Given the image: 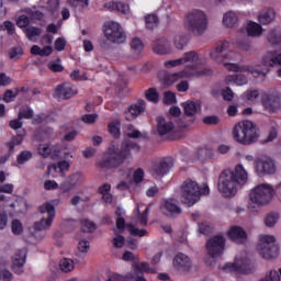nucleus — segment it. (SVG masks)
<instances>
[{"instance_id":"nucleus-1","label":"nucleus","mask_w":281,"mask_h":281,"mask_svg":"<svg viewBox=\"0 0 281 281\" xmlns=\"http://www.w3.org/2000/svg\"><path fill=\"white\" fill-rule=\"evenodd\" d=\"M148 214H150V207L146 206L144 203L136 202L134 215L130 224H126L122 217L116 218V228H114V238L112 239L114 247L122 249V247L126 245L124 236L120 235L124 229H127L132 236H139V238L146 236L148 232L142 227L148 225Z\"/></svg>"},{"instance_id":"nucleus-2","label":"nucleus","mask_w":281,"mask_h":281,"mask_svg":"<svg viewBox=\"0 0 281 281\" xmlns=\"http://www.w3.org/2000/svg\"><path fill=\"white\" fill-rule=\"evenodd\" d=\"M132 150L137 153V150H139V145L130 138H125L122 142L121 148L120 145H117V142L112 140L104 155L101 166L103 168H119V166H122L126 159H131Z\"/></svg>"},{"instance_id":"nucleus-3","label":"nucleus","mask_w":281,"mask_h":281,"mask_svg":"<svg viewBox=\"0 0 281 281\" xmlns=\"http://www.w3.org/2000/svg\"><path fill=\"white\" fill-rule=\"evenodd\" d=\"M278 66L281 67V54H278L276 50L266 53L262 56L260 64L256 66L239 67L238 65L232 63L224 64V67H226L228 71H246L247 74L254 76V78H267L269 71H271V68Z\"/></svg>"},{"instance_id":"nucleus-4","label":"nucleus","mask_w":281,"mask_h":281,"mask_svg":"<svg viewBox=\"0 0 281 281\" xmlns=\"http://www.w3.org/2000/svg\"><path fill=\"white\" fill-rule=\"evenodd\" d=\"M248 175L243 165H237L232 171L224 170L218 178L217 188L223 196H234L238 192V186L247 183Z\"/></svg>"},{"instance_id":"nucleus-5","label":"nucleus","mask_w":281,"mask_h":281,"mask_svg":"<svg viewBox=\"0 0 281 281\" xmlns=\"http://www.w3.org/2000/svg\"><path fill=\"white\" fill-rule=\"evenodd\" d=\"M233 137L241 146H251L260 137L258 125L251 121H240L234 126Z\"/></svg>"},{"instance_id":"nucleus-6","label":"nucleus","mask_w":281,"mask_h":281,"mask_svg":"<svg viewBox=\"0 0 281 281\" xmlns=\"http://www.w3.org/2000/svg\"><path fill=\"white\" fill-rule=\"evenodd\" d=\"M181 200L182 203L192 207L195 203L201 201V196H207L210 194V187L207 184H203V187H199V183L192 179H187L180 187Z\"/></svg>"},{"instance_id":"nucleus-7","label":"nucleus","mask_w":281,"mask_h":281,"mask_svg":"<svg viewBox=\"0 0 281 281\" xmlns=\"http://www.w3.org/2000/svg\"><path fill=\"white\" fill-rule=\"evenodd\" d=\"M199 60V54L196 52H188L183 57L177 59V65H186V68L177 74V78H202V76H212V69L202 68L196 70L194 65Z\"/></svg>"},{"instance_id":"nucleus-8","label":"nucleus","mask_w":281,"mask_h":281,"mask_svg":"<svg viewBox=\"0 0 281 281\" xmlns=\"http://www.w3.org/2000/svg\"><path fill=\"white\" fill-rule=\"evenodd\" d=\"M184 27L193 36H203L207 30V14L199 9L189 11L184 16Z\"/></svg>"},{"instance_id":"nucleus-9","label":"nucleus","mask_w":281,"mask_h":281,"mask_svg":"<svg viewBox=\"0 0 281 281\" xmlns=\"http://www.w3.org/2000/svg\"><path fill=\"white\" fill-rule=\"evenodd\" d=\"M273 194H276V190L271 184L261 183L250 190L249 201L257 207H265V205H269L273 201Z\"/></svg>"},{"instance_id":"nucleus-10","label":"nucleus","mask_w":281,"mask_h":281,"mask_svg":"<svg viewBox=\"0 0 281 281\" xmlns=\"http://www.w3.org/2000/svg\"><path fill=\"white\" fill-rule=\"evenodd\" d=\"M257 249L265 260H274L280 256V247L276 243L273 235H261L259 236V244Z\"/></svg>"},{"instance_id":"nucleus-11","label":"nucleus","mask_w":281,"mask_h":281,"mask_svg":"<svg viewBox=\"0 0 281 281\" xmlns=\"http://www.w3.org/2000/svg\"><path fill=\"white\" fill-rule=\"evenodd\" d=\"M206 251L211 259H206L205 263L209 265V267H212V265H214V259L223 256V251H225V237H223V235H216L210 238L206 241Z\"/></svg>"},{"instance_id":"nucleus-12","label":"nucleus","mask_w":281,"mask_h":281,"mask_svg":"<svg viewBox=\"0 0 281 281\" xmlns=\"http://www.w3.org/2000/svg\"><path fill=\"white\" fill-rule=\"evenodd\" d=\"M229 47H232V44L226 40H222L216 43L213 49H211L210 57L212 60H215V63H223V60H232L233 58H236V53L229 49Z\"/></svg>"},{"instance_id":"nucleus-13","label":"nucleus","mask_w":281,"mask_h":281,"mask_svg":"<svg viewBox=\"0 0 281 281\" xmlns=\"http://www.w3.org/2000/svg\"><path fill=\"white\" fill-rule=\"evenodd\" d=\"M175 168V158L172 156L161 157L155 160L149 170L151 177L161 179Z\"/></svg>"},{"instance_id":"nucleus-14","label":"nucleus","mask_w":281,"mask_h":281,"mask_svg":"<svg viewBox=\"0 0 281 281\" xmlns=\"http://www.w3.org/2000/svg\"><path fill=\"white\" fill-rule=\"evenodd\" d=\"M104 36L110 41V43H115L121 45L126 43V33L120 23L117 22H108L104 25Z\"/></svg>"},{"instance_id":"nucleus-15","label":"nucleus","mask_w":281,"mask_h":281,"mask_svg":"<svg viewBox=\"0 0 281 281\" xmlns=\"http://www.w3.org/2000/svg\"><path fill=\"white\" fill-rule=\"evenodd\" d=\"M168 117L170 121H167L162 116L157 119L156 132L157 135L164 136L168 135L175 130V122L172 120H177V105H172L168 112Z\"/></svg>"},{"instance_id":"nucleus-16","label":"nucleus","mask_w":281,"mask_h":281,"mask_svg":"<svg viewBox=\"0 0 281 281\" xmlns=\"http://www.w3.org/2000/svg\"><path fill=\"white\" fill-rule=\"evenodd\" d=\"M85 183V173L82 171H75L70 173L65 181L60 183L63 194H69L72 190H78Z\"/></svg>"},{"instance_id":"nucleus-17","label":"nucleus","mask_w":281,"mask_h":281,"mask_svg":"<svg viewBox=\"0 0 281 281\" xmlns=\"http://www.w3.org/2000/svg\"><path fill=\"white\" fill-rule=\"evenodd\" d=\"M261 105L267 113H278L281 109V97L278 93L261 94Z\"/></svg>"},{"instance_id":"nucleus-18","label":"nucleus","mask_w":281,"mask_h":281,"mask_svg":"<svg viewBox=\"0 0 281 281\" xmlns=\"http://www.w3.org/2000/svg\"><path fill=\"white\" fill-rule=\"evenodd\" d=\"M255 164L256 172L259 177H265V175H276V161L270 157L262 156L257 158Z\"/></svg>"},{"instance_id":"nucleus-19","label":"nucleus","mask_w":281,"mask_h":281,"mask_svg":"<svg viewBox=\"0 0 281 281\" xmlns=\"http://www.w3.org/2000/svg\"><path fill=\"white\" fill-rule=\"evenodd\" d=\"M223 271H238V273H251L254 265L247 259H236L234 263H226Z\"/></svg>"},{"instance_id":"nucleus-20","label":"nucleus","mask_w":281,"mask_h":281,"mask_svg":"<svg viewBox=\"0 0 281 281\" xmlns=\"http://www.w3.org/2000/svg\"><path fill=\"white\" fill-rule=\"evenodd\" d=\"M145 111L146 101L140 99L125 110V119L127 120V122H133V120H137V117L142 115V113H145Z\"/></svg>"},{"instance_id":"nucleus-21","label":"nucleus","mask_w":281,"mask_h":281,"mask_svg":"<svg viewBox=\"0 0 281 281\" xmlns=\"http://www.w3.org/2000/svg\"><path fill=\"white\" fill-rule=\"evenodd\" d=\"M76 93H78V89L71 83H63L55 90V95L59 98V100H69V98H72Z\"/></svg>"},{"instance_id":"nucleus-22","label":"nucleus","mask_w":281,"mask_h":281,"mask_svg":"<svg viewBox=\"0 0 281 281\" xmlns=\"http://www.w3.org/2000/svg\"><path fill=\"white\" fill-rule=\"evenodd\" d=\"M25 135V130H22L20 133H18L16 136H14L11 142L7 144L9 154L5 155L0 159V164H5L8 159H10V155H14V150L16 146H21L23 144V136Z\"/></svg>"},{"instance_id":"nucleus-23","label":"nucleus","mask_w":281,"mask_h":281,"mask_svg":"<svg viewBox=\"0 0 281 281\" xmlns=\"http://www.w3.org/2000/svg\"><path fill=\"white\" fill-rule=\"evenodd\" d=\"M160 212L164 216H167V218H172V216L177 214V198L172 196L165 199Z\"/></svg>"},{"instance_id":"nucleus-24","label":"nucleus","mask_w":281,"mask_h":281,"mask_svg":"<svg viewBox=\"0 0 281 281\" xmlns=\"http://www.w3.org/2000/svg\"><path fill=\"white\" fill-rule=\"evenodd\" d=\"M71 168V162L69 160H60L57 164H50L47 167L46 177H49L52 172H56V175H65V172H69Z\"/></svg>"},{"instance_id":"nucleus-25","label":"nucleus","mask_w":281,"mask_h":281,"mask_svg":"<svg viewBox=\"0 0 281 281\" xmlns=\"http://www.w3.org/2000/svg\"><path fill=\"white\" fill-rule=\"evenodd\" d=\"M227 234L228 238L234 240V243H238L239 245L247 243V233L240 226L231 227Z\"/></svg>"},{"instance_id":"nucleus-26","label":"nucleus","mask_w":281,"mask_h":281,"mask_svg":"<svg viewBox=\"0 0 281 281\" xmlns=\"http://www.w3.org/2000/svg\"><path fill=\"white\" fill-rule=\"evenodd\" d=\"M153 49L155 54L166 56V54H170V52H172V43L166 38L158 40L154 43Z\"/></svg>"},{"instance_id":"nucleus-27","label":"nucleus","mask_w":281,"mask_h":281,"mask_svg":"<svg viewBox=\"0 0 281 281\" xmlns=\"http://www.w3.org/2000/svg\"><path fill=\"white\" fill-rule=\"evenodd\" d=\"M27 256V250H18L12 257L13 269L16 273L23 271V266L25 265V258Z\"/></svg>"},{"instance_id":"nucleus-28","label":"nucleus","mask_w":281,"mask_h":281,"mask_svg":"<svg viewBox=\"0 0 281 281\" xmlns=\"http://www.w3.org/2000/svg\"><path fill=\"white\" fill-rule=\"evenodd\" d=\"M192 269V261L188 255L179 252L177 255V271H190Z\"/></svg>"},{"instance_id":"nucleus-29","label":"nucleus","mask_w":281,"mask_h":281,"mask_svg":"<svg viewBox=\"0 0 281 281\" xmlns=\"http://www.w3.org/2000/svg\"><path fill=\"white\" fill-rule=\"evenodd\" d=\"M54 203L56 201L44 202L40 205V214H43V216L46 215L47 218H56V206H54Z\"/></svg>"},{"instance_id":"nucleus-30","label":"nucleus","mask_w":281,"mask_h":281,"mask_svg":"<svg viewBox=\"0 0 281 281\" xmlns=\"http://www.w3.org/2000/svg\"><path fill=\"white\" fill-rule=\"evenodd\" d=\"M258 21L261 25H269L276 21V10L266 9L261 11L258 15Z\"/></svg>"},{"instance_id":"nucleus-31","label":"nucleus","mask_w":281,"mask_h":281,"mask_svg":"<svg viewBox=\"0 0 281 281\" xmlns=\"http://www.w3.org/2000/svg\"><path fill=\"white\" fill-rule=\"evenodd\" d=\"M54 53V47H52L50 45L41 47L38 45H33L31 47V54H33V56H41L42 58H45L47 56H52V54Z\"/></svg>"},{"instance_id":"nucleus-32","label":"nucleus","mask_w":281,"mask_h":281,"mask_svg":"<svg viewBox=\"0 0 281 281\" xmlns=\"http://www.w3.org/2000/svg\"><path fill=\"white\" fill-rule=\"evenodd\" d=\"M54 223L53 217H46L45 215L37 222L34 223L33 227L35 232H47Z\"/></svg>"},{"instance_id":"nucleus-33","label":"nucleus","mask_w":281,"mask_h":281,"mask_svg":"<svg viewBox=\"0 0 281 281\" xmlns=\"http://www.w3.org/2000/svg\"><path fill=\"white\" fill-rule=\"evenodd\" d=\"M24 34L29 41H32L33 43H36L38 41V36L43 34V30L37 26H29L24 29Z\"/></svg>"},{"instance_id":"nucleus-34","label":"nucleus","mask_w":281,"mask_h":281,"mask_svg":"<svg viewBox=\"0 0 281 281\" xmlns=\"http://www.w3.org/2000/svg\"><path fill=\"white\" fill-rule=\"evenodd\" d=\"M186 115L192 117V115H196V112L201 110V104L194 101H187L182 103Z\"/></svg>"},{"instance_id":"nucleus-35","label":"nucleus","mask_w":281,"mask_h":281,"mask_svg":"<svg viewBox=\"0 0 281 281\" xmlns=\"http://www.w3.org/2000/svg\"><path fill=\"white\" fill-rule=\"evenodd\" d=\"M238 24V15H236L233 11H228L223 16V25L225 27H236Z\"/></svg>"},{"instance_id":"nucleus-36","label":"nucleus","mask_w":281,"mask_h":281,"mask_svg":"<svg viewBox=\"0 0 281 281\" xmlns=\"http://www.w3.org/2000/svg\"><path fill=\"white\" fill-rule=\"evenodd\" d=\"M124 134L126 137H132V139H142V137H146V134L139 132V130L131 124L125 126Z\"/></svg>"},{"instance_id":"nucleus-37","label":"nucleus","mask_w":281,"mask_h":281,"mask_svg":"<svg viewBox=\"0 0 281 281\" xmlns=\"http://www.w3.org/2000/svg\"><path fill=\"white\" fill-rule=\"evenodd\" d=\"M99 192L102 195L104 203H113V194H111V184L104 183L99 188Z\"/></svg>"},{"instance_id":"nucleus-38","label":"nucleus","mask_w":281,"mask_h":281,"mask_svg":"<svg viewBox=\"0 0 281 281\" xmlns=\"http://www.w3.org/2000/svg\"><path fill=\"white\" fill-rule=\"evenodd\" d=\"M248 36H260L262 34V25L256 22H249L246 26Z\"/></svg>"},{"instance_id":"nucleus-39","label":"nucleus","mask_w":281,"mask_h":281,"mask_svg":"<svg viewBox=\"0 0 281 281\" xmlns=\"http://www.w3.org/2000/svg\"><path fill=\"white\" fill-rule=\"evenodd\" d=\"M190 126V122L186 119H178V133H177V139H183L186 137L187 133L186 130Z\"/></svg>"},{"instance_id":"nucleus-40","label":"nucleus","mask_w":281,"mask_h":281,"mask_svg":"<svg viewBox=\"0 0 281 281\" xmlns=\"http://www.w3.org/2000/svg\"><path fill=\"white\" fill-rule=\"evenodd\" d=\"M120 126H121V123L119 120L111 121L108 124V132L110 133V135H112V137H114V139H119V137L121 135Z\"/></svg>"},{"instance_id":"nucleus-41","label":"nucleus","mask_w":281,"mask_h":281,"mask_svg":"<svg viewBox=\"0 0 281 281\" xmlns=\"http://www.w3.org/2000/svg\"><path fill=\"white\" fill-rule=\"evenodd\" d=\"M52 150H54V147L47 143H42L37 147L38 155L45 159H47V157H52Z\"/></svg>"},{"instance_id":"nucleus-42","label":"nucleus","mask_w":281,"mask_h":281,"mask_svg":"<svg viewBox=\"0 0 281 281\" xmlns=\"http://www.w3.org/2000/svg\"><path fill=\"white\" fill-rule=\"evenodd\" d=\"M226 82H235L238 87H243V85H247L248 79L247 76L239 72L235 76L227 77Z\"/></svg>"},{"instance_id":"nucleus-43","label":"nucleus","mask_w":281,"mask_h":281,"mask_svg":"<svg viewBox=\"0 0 281 281\" xmlns=\"http://www.w3.org/2000/svg\"><path fill=\"white\" fill-rule=\"evenodd\" d=\"M60 8V0H48L46 10L50 16H56L58 14V10Z\"/></svg>"},{"instance_id":"nucleus-44","label":"nucleus","mask_w":281,"mask_h":281,"mask_svg":"<svg viewBox=\"0 0 281 281\" xmlns=\"http://www.w3.org/2000/svg\"><path fill=\"white\" fill-rule=\"evenodd\" d=\"M131 50L133 54H136V56H139L140 52H144V42L139 40V37H134L131 41Z\"/></svg>"},{"instance_id":"nucleus-45","label":"nucleus","mask_w":281,"mask_h":281,"mask_svg":"<svg viewBox=\"0 0 281 281\" xmlns=\"http://www.w3.org/2000/svg\"><path fill=\"white\" fill-rule=\"evenodd\" d=\"M278 221H280V214L271 212L266 215L265 225L266 227H276Z\"/></svg>"},{"instance_id":"nucleus-46","label":"nucleus","mask_w":281,"mask_h":281,"mask_svg":"<svg viewBox=\"0 0 281 281\" xmlns=\"http://www.w3.org/2000/svg\"><path fill=\"white\" fill-rule=\"evenodd\" d=\"M74 268H75L74 260L69 258H64L59 262V269L64 273H69L70 271H74Z\"/></svg>"},{"instance_id":"nucleus-47","label":"nucleus","mask_w":281,"mask_h":281,"mask_svg":"<svg viewBox=\"0 0 281 281\" xmlns=\"http://www.w3.org/2000/svg\"><path fill=\"white\" fill-rule=\"evenodd\" d=\"M160 80H161L164 87L168 89L177 82V72H173V74L167 72V74H165V77Z\"/></svg>"},{"instance_id":"nucleus-48","label":"nucleus","mask_w":281,"mask_h":281,"mask_svg":"<svg viewBox=\"0 0 281 281\" xmlns=\"http://www.w3.org/2000/svg\"><path fill=\"white\" fill-rule=\"evenodd\" d=\"M133 269H137L140 273H157V269L150 268L148 262L134 263Z\"/></svg>"},{"instance_id":"nucleus-49","label":"nucleus","mask_w":281,"mask_h":281,"mask_svg":"<svg viewBox=\"0 0 281 281\" xmlns=\"http://www.w3.org/2000/svg\"><path fill=\"white\" fill-rule=\"evenodd\" d=\"M145 25L147 30H155L157 25H159V18H157L155 14H148L145 16Z\"/></svg>"},{"instance_id":"nucleus-50","label":"nucleus","mask_w":281,"mask_h":281,"mask_svg":"<svg viewBox=\"0 0 281 281\" xmlns=\"http://www.w3.org/2000/svg\"><path fill=\"white\" fill-rule=\"evenodd\" d=\"M267 38L271 45H281V33L276 30L269 31Z\"/></svg>"},{"instance_id":"nucleus-51","label":"nucleus","mask_w":281,"mask_h":281,"mask_svg":"<svg viewBox=\"0 0 281 281\" xmlns=\"http://www.w3.org/2000/svg\"><path fill=\"white\" fill-rule=\"evenodd\" d=\"M145 98L148 100V102H153L154 104H157L159 102V92H157V89L149 88L145 92Z\"/></svg>"},{"instance_id":"nucleus-52","label":"nucleus","mask_w":281,"mask_h":281,"mask_svg":"<svg viewBox=\"0 0 281 281\" xmlns=\"http://www.w3.org/2000/svg\"><path fill=\"white\" fill-rule=\"evenodd\" d=\"M23 223L20 220H12L11 232L14 236H21L23 234Z\"/></svg>"},{"instance_id":"nucleus-53","label":"nucleus","mask_w":281,"mask_h":281,"mask_svg":"<svg viewBox=\"0 0 281 281\" xmlns=\"http://www.w3.org/2000/svg\"><path fill=\"white\" fill-rule=\"evenodd\" d=\"M18 27H20L21 30H26V27H30V18L25 14H22L20 16L16 18L15 21Z\"/></svg>"},{"instance_id":"nucleus-54","label":"nucleus","mask_w":281,"mask_h":281,"mask_svg":"<svg viewBox=\"0 0 281 281\" xmlns=\"http://www.w3.org/2000/svg\"><path fill=\"white\" fill-rule=\"evenodd\" d=\"M164 104L170 105L177 102V94L172 91H166L162 98Z\"/></svg>"},{"instance_id":"nucleus-55","label":"nucleus","mask_w":281,"mask_h":281,"mask_svg":"<svg viewBox=\"0 0 281 281\" xmlns=\"http://www.w3.org/2000/svg\"><path fill=\"white\" fill-rule=\"evenodd\" d=\"M33 154L30 150H24L18 156V164L20 166H23V164H27L30 159H32Z\"/></svg>"},{"instance_id":"nucleus-56","label":"nucleus","mask_w":281,"mask_h":281,"mask_svg":"<svg viewBox=\"0 0 281 281\" xmlns=\"http://www.w3.org/2000/svg\"><path fill=\"white\" fill-rule=\"evenodd\" d=\"M23 56V48L21 46L13 47L9 50V58L11 60H19Z\"/></svg>"},{"instance_id":"nucleus-57","label":"nucleus","mask_w":281,"mask_h":281,"mask_svg":"<svg viewBox=\"0 0 281 281\" xmlns=\"http://www.w3.org/2000/svg\"><path fill=\"white\" fill-rule=\"evenodd\" d=\"M133 178L131 176H127L125 180L121 181L117 184V190L124 191V190H131L133 188Z\"/></svg>"},{"instance_id":"nucleus-58","label":"nucleus","mask_w":281,"mask_h":281,"mask_svg":"<svg viewBox=\"0 0 281 281\" xmlns=\"http://www.w3.org/2000/svg\"><path fill=\"white\" fill-rule=\"evenodd\" d=\"M144 177H145L144 169L137 168L133 173V179H132L133 184L135 186V183H142V181H144Z\"/></svg>"},{"instance_id":"nucleus-59","label":"nucleus","mask_w":281,"mask_h":281,"mask_svg":"<svg viewBox=\"0 0 281 281\" xmlns=\"http://www.w3.org/2000/svg\"><path fill=\"white\" fill-rule=\"evenodd\" d=\"M81 229L86 234H91V232H93L95 229V224H93V222H91L89 220H83L82 224H81Z\"/></svg>"},{"instance_id":"nucleus-60","label":"nucleus","mask_w":281,"mask_h":281,"mask_svg":"<svg viewBox=\"0 0 281 281\" xmlns=\"http://www.w3.org/2000/svg\"><path fill=\"white\" fill-rule=\"evenodd\" d=\"M44 190H47L48 192L60 189V184L56 182V180H46L44 181Z\"/></svg>"},{"instance_id":"nucleus-61","label":"nucleus","mask_w":281,"mask_h":281,"mask_svg":"<svg viewBox=\"0 0 281 281\" xmlns=\"http://www.w3.org/2000/svg\"><path fill=\"white\" fill-rule=\"evenodd\" d=\"M70 78L71 80H89V76H87L86 72H80V70H74L71 74H70Z\"/></svg>"},{"instance_id":"nucleus-62","label":"nucleus","mask_w":281,"mask_h":281,"mask_svg":"<svg viewBox=\"0 0 281 281\" xmlns=\"http://www.w3.org/2000/svg\"><path fill=\"white\" fill-rule=\"evenodd\" d=\"M8 32V34H14V24L10 21H5L4 23L0 24V32Z\"/></svg>"},{"instance_id":"nucleus-63","label":"nucleus","mask_w":281,"mask_h":281,"mask_svg":"<svg viewBox=\"0 0 281 281\" xmlns=\"http://www.w3.org/2000/svg\"><path fill=\"white\" fill-rule=\"evenodd\" d=\"M14 277L12 276V272L5 268H0V280L1 281H12Z\"/></svg>"},{"instance_id":"nucleus-64","label":"nucleus","mask_w":281,"mask_h":281,"mask_svg":"<svg viewBox=\"0 0 281 281\" xmlns=\"http://www.w3.org/2000/svg\"><path fill=\"white\" fill-rule=\"evenodd\" d=\"M260 281H280V273L276 270H270L266 278Z\"/></svg>"}]
</instances>
